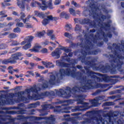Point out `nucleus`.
Instances as JSON below:
<instances>
[{
  "label": "nucleus",
  "instance_id": "1",
  "mask_svg": "<svg viewBox=\"0 0 124 124\" xmlns=\"http://www.w3.org/2000/svg\"><path fill=\"white\" fill-rule=\"evenodd\" d=\"M92 27H99L100 30L97 31V34L93 37V33H90L89 36L85 34L84 37L85 38V45L84 43L78 44L80 47H82L81 50V56L79 60L81 61V62H84L86 65L92 67L93 70H101L103 73H107L110 72L111 74H117V69L118 71L121 74H124V44L123 41L121 42V45L118 44H108V48L111 50V54H109L108 57L109 58V62L111 65H100L97 67V65L94 63L96 62V60L92 57H88L86 58V56L88 55H97V51H93L94 49V45L96 44L98 47H101L103 45V42L97 43V41L99 39H103L105 42H108L107 37L111 38L112 34L109 31L110 30V24H89ZM105 32H108L107 34H105Z\"/></svg>",
  "mask_w": 124,
  "mask_h": 124
},
{
  "label": "nucleus",
  "instance_id": "2",
  "mask_svg": "<svg viewBox=\"0 0 124 124\" xmlns=\"http://www.w3.org/2000/svg\"><path fill=\"white\" fill-rule=\"evenodd\" d=\"M84 69L86 71V75L88 77L83 76L81 72H78L75 73L76 72V67L75 66L70 67L65 69H60L59 73H51L50 85H56V84L60 83L61 80H62L65 75L71 76L73 78H75L77 80H80V87L75 86L72 89L67 87L65 90L62 89H60L59 90L55 89L56 95L67 99L71 97V94H75L76 93L79 92L85 93L88 90H93V89H98V88H107L109 86V84L96 83L102 82L103 81L108 83L110 78H116L115 76H107L95 73L90 70V67L84 66ZM95 83H96V85H94Z\"/></svg>",
  "mask_w": 124,
  "mask_h": 124
},
{
  "label": "nucleus",
  "instance_id": "3",
  "mask_svg": "<svg viewBox=\"0 0 124 124\" xmlns=\"http://www.w3.org/2000/svg\"><path fill=\"white\" fill-rule=\"evenodd\" d=\"M41 85L38 84V86L34 85L29 89H26L24 91L19 92L17 93H10L8 97L13 98L15 96L18 97L17 100L9 99L6 98V95H5V98H0V105H13L15 103H19L20 101H26L27 97H24V95L27 94V98L33 100H39L42 99L46 96H49L50 98H54L56 96V92L50 91L46 92L39 93V92L41 91V89L39 87Z\"/></svg>",
  "mask_w": 124,
  "mask_h": 124
},
{
  "label": "nucleus",
  "instance_id": "4",
  "mask_svg": "<svg viewBox=\"0 0 124 124\" xmlns=\"http://www.w3.org/2000/svg\"><path fill=\"white\" fill-rule=\"evenodd\" d=\"M75 97H77V104H81V106H77L74 107H69L68 105L70 104H73L74 103V100L72 99H69L66 101L67 104H63L61 106H57L54 108V112L57 113H65L66 114H68L70 113L69 110H71L72 112H77L86 111L90 109V108H87L89 106V103H84L83 100H84V97L82 95H78L77 96H75Z\"/></svg>",
  "mask_w": 124,
  "mask_h": 124
},
{
  "label": "nucleus",
  "instance_id": "5",
  "mask_svg": "<svg viewBox=\"0 0 124 124\" xmlns=\"http://www.w3.org/2000/svg\"><path fill=\"white\" fill-rule=\"evenodd\" d=\"M63 62H70L72 65H75L78 62V60H71L70 58H68V55L66 53H64V56L62 57V60L56 61V65L62 68L70 67V64Z\"/></svg>",
  "mask_w": 124,
  "mask_h": 124
},
{
  "label": "nucleus",
  "instance_id": "6",
  "mask_svg": "<svg viewBox=\"0 0 124 124\" xmlns=\"http://www.w3.org/2000/svg\"><path fill=\"white\" fill-rule=\"evenodd\" d=\"M39 1H41L43 5H39L40 8L42 10H46L47 8L49 9H53V4L52 3V0H39Z\"/></svg>",
  "mask_w": 124,
  "mask_h": 124
},
{
  "label": "nucleus",
  "instance_id": "7",
  "mask_svg": "<svg viewBox=\"0 0 124 124\" xmlns=\"http://www.w3.org/2000/svg\"><path fill=\"white\" fill-rule=\"evenodd\" d=\"M105 98V96H99L98 97H96L95 99L93 100H90L89 101V102L92 104V105L90 107H89V105H88V106L86 108H92V107H97V106H99L100 105V104L98 103V101L100 100H103V99H104Z\"/></svg>",
  "mask_w": 124,
  "mask_h": 124
},
{
  "label": "nucleus",
  "instance_id": "8",
  "mask_svg": "<svg viewBox=\"0 0 124 124\" xmlns=\"http://www.w3.org/2000/svg\"><path fill=\"white\" fill-rule=\"evenodd\" d=\"M10 109H17V110H12V111H7V114H9V115H15V114H18L20 115H24V114H26L27 112L26 110L20 108V107H14V108H11Z\"/></svg>",
  "mask_w": 124,
  "mask_h": 124
},
{
  "label": "nucleus",
  "instance_id": "9",
  "mask_svg": "<svg viewBox=\"0 0 124 124\" xmlns=\"http://www.w3.org/2000/svg\"><path fill=\"white\" fill-rule=\"evenodd\" d=\"M46 19H44L42 22L43 25L46 26L50 22V21H57L59 20V17H53L52 16H48L46 17Z\"/></svg>",
  "mask_w": 124,
  "mask_h": 124
},
{
  "label": "nucleus",
  "instance_id": "10",
  "mask_svg": "<svg viewBox=\"0 0 124 124\" xmlns=\"http://www.w3.org/2000/svg\"><path fill=\"white\" fill-rule=\"evenodd\" d=\"M22 56H24L21 52H17L16 54L12 55L11 59L12 61H16L17 60H19V61H22L23 60V58H21V57H22Z\"/></svg>",
  "mask_w": 124,
  "mask_h": 124
},
{
  "label": "nucleus",
  "instance_id": "11",
  "mask_svg": "<svg viewBox=\"0 0 124 124\" xmlns=\"http://www.w3.org/2000/svg\"><path fill=\"white\" fill-rule=\"evenodd\" d=\"M62 54V51H61V48H57L54 51L51 53V56L52 57H55V59H59Z\"/></svg>",
  "mask_w": 124,
  "mask_h": 124
},
{
  "label": "nucleus",
  "instance_id": "12",
  "mask_svg": "<svg viewBox=\"0 0 124 124\" xmlns=\"http://www.w3.org/2000/svg\"><path fill=\"white\" fill-rule=\"evenodd\" d=\"M33 38H34V37L32 36H28L26 37L25 40L21 42V45H25L27 43H31V42L32 41V39H33Z\"/></svg>",
  "mask_w": 124,
  "mask_h": 124
},
{
  "label": "nucleus",
  "instance_id": "13",
  "mask_svg": "<svg viewBox=\"0 0 124 124\" xmlns=\"http://www.w3.org/2000/svg\"><path fill=\"white\" fill-rule=\"evenodd\" d=\"M26 17V15H25V13H20V19L21 20H22L23 23L24 24H27V22H29V20L30 19V18H31V16H29L27 17L24 19Z\"/></svg>",
  "mask_w": 124,
  "mask_h": 124
},
{
  "label": "nucleus",
  "instance_id": "14",
  "mask_svg": "<svg viewBox=\"0 0 124 124\" xmlns=\"http://www.w3.org/2000/svg\"><path fill=\"white\" fill-rule=\"evenodd\" d=\"M17 62L15 60H12L11 58H10L8 59H5L2 61V63L3 64H8V63H16Z\"/></svg>",
  "mask_w": 124,
  "mask_h": 124
},
{
  "label": "nucleus",
  "instance_id": "15",
  "mask_svg": "<svg viewBox=\"0 0 124 124\" xmlns=\"http://www.w3.org/2000/svg\"><path fill=\"white\" fill-rule=\"evenodd\" d=\"M39 82H42L43 85H41L42 89H47L48 88V85H49V83L48 81L44 80L43 78L39 79Z\"/></svg>",
  "mask_w": 124,
  "mask_h": 124
},
{
  "label": "nucleus",
  "instance_id": "16",
  "mask_svg": "<svg viewBox=\"0 0 124 124\" xmlns=\"http://www.w3.org/2000/svg\"><path fill=\"white\" fill-rule=\"evenodd\" d=\"M39 105H40V102H37L35 103H32V104H29L28 106V108L29 109L31 108H36V107H37V106H39Z\"/></svg>",
  "mask_w": 124,
  "mask_h": 124
},
{
  "label": "nucleus",
  "instance_id": "17",
  "mask_svg": "<svg viewBox=\"0 0 124 124\" xmlns=\"http://www.w3.org/2000/svg\"><path fill=\"white\" fill-rule=\"evenodd\" d=\"M43 108L42 109V112H46L47 110H49V109H51L52 108V106L51 105H44L43 106Z\"/></svg>",
  "mask_w": 124,
  "mask_h": 124
},
{
  "label": "nucleus",
  "instance_id": "18",
  "mask_svg": "<svg viewBox=\"0 0 124 124\" xmlns=\"http://www.w3.org/2000/svg\"><path fill=\"white\" fill-rule=\"evenodd\" d=\"M39 49H41V46L38 44H36L32 49H30L29 51H32V52H39Z\"/></svg>",
  "mask_w": 124,
  "mask_h": 124
},
{
  "label": "nucleus",
  "instance_id": "19",
  "mask_svg": "<svg viewBox=\"0 0 124 124\" xmlns=\"http://www.w3.org/2000/svg\"><path fill=\"white\" fill-rule=\"evenodd\" d=\"M60 16L61 18H65V19H68L69 15H68L65 12H62L60 14Z\"/></svg>",
  "mask_w": 124,
  "mask_h": 124
},
{
  "label": "nucleus",
  "instance_id": "20",
  "mask_svg": "<svg viewBox=\"0 0 124 124\" xmlns=\"http://www.w3.org/2000/svg\"><path fill=\"white\" fill-rule=\"evenodd\" d=\"M0 120L1 121H6V120H12V118L10 116H1L0 115Z\"/></svg>",
  "mask_w": 124,
  "mask_h": 124
},
{
  "label": "nucleus",
  "instance_id": "21",
  "mask_svg": "<svg viewBox=\"0 0 124 124\" xmlns=\"http://www.w3.org/2000/svg\"><path fill=\"white\" fill-rule=\"evenodd\" d=\"M17 5L20 8H25V3L23 1H21L22 0H17Z\"/></svg>",
  "mask_w": 124,
  "mask_h": 124
},
{
  "label": "nucleus",
  "instance_id": "22",
  "mask_svg": "<svg viewBox=\"0 0 124 124\" xmlns=\"http://www.w3.org/2000/svg\"><path fill=\"white\" fill-rule=\"evenodd\" d=\"M31 47V43H27V44L22 46V49L24 50H28V49H30Z\"/></svg>",
  "mask_w": 124,
  "mask_h": 124
},
{
  "label": "nucleus",
  "instance_id": "23",
  "mask_svg": "<svg viewBox=\"0 0 124 124\" xmlns=\"http://www.w3.org/2000/svg\"><path fill=\"white\" fill-rule=\"evenodd\" d=\"M112 105H115L114 102H107L103 104V106H112Z\"/></svg>",
  "mask_w": 124,
  "mask_h": 124
},
{
  "label": "nucleus",
  "instance_id": "24",
  "mask_svg": "<svg viewBox=\"0 0 124 124\" xmlns=\"http://www.w3.org/2000/svg\"><path fill=\"white\" fill-rule=\"evenodd\" d=\"M75 31H76V32H81L82 31V30L81 29V26L78 25H76Z\"/></svg>",
  "mask_w": 124,
  "mask_h": 124
},
{
  "label": "nucleus",
  "instance_id": "25",
  "mask_svg": "<svg viewBox=\"0 0 124 124\" xmlns=\"http://www.w3.org/2000/svg\"><path fill=\"white\" fill-rule=\"evenodd\" d=\"M121 92H122L121 90H116L114 91L109 92V94L111 95L112 94H116V93H121Z\"/></svg>",
  "mask_w": 124,
  "mask_h": 124
},
{
  "label": "nucleus",
  "instance_id": "26",
  "mask_svg": "<svg viewBox=\"0 0 124 124\" xmlns=\"http://www.w3.org/2000/svg\"><path fill=\"white\" fill-rule=\"evenodd\" d=\"M46 67V68H54L55 65H54L52 62H47Z\"/></svg>",
  "mask_w": 124,
  "mask_h": 124
},
{
  "label": "nucleus",
  "instance_id": "27",
  "mask_svg": "<svg viewBox=\"0 0 124 124\" xmlns=\"http://www.w3.org/2000/svg\"><path fill=\"white\" fill-rule=\"evenodd\" d=\"M63 116H64V118H66V117H67V120H68V121H66V122H64V123H63V124H70V121H69L70 120V118H69V115H68V114H65V115H63Z\"/></svg>",
  "mask_w": 124,
  "mask_h": 124
},
{
  "label": "nucleus",
  "instance_id": "28",
  "mask_svg": "<svg viewBox=\"0 0 124 124\" xmlns=\"http://www.w3.org/2000/svg\"><path fill=\"white\" fill-rule=\"evenodd\" d=\"M16 37H18V35L14 33H12L8 36L9 38H16Z\"/></svg>",
  "mask_w": 124,
  "mask_h": 124
},
{
  "label": "nucleus",
  "instance_id": "29",
  "mask_svg": "<svg viewBox=\"0 0 124 124\" xmlns=\"http://www.w3.org/2000/svg\"><path fill=\"white\" fill-rule=\"evenodd\" d=\"M60 49L62 50L65 53H69V52H70V49H69L68 47H63L60 48Z\"/></svg>",
  "mask_w": 124,
  "mask_h": 124
},
{
  "label": "nucleus",
  "instance_id": "30",
  "mask_svg": "<svg viewBox=\"0 0 124 124\" xmlns=\"http://www.w3.org/2000/svg\"><path fill=\"white\" fill-rule=\"evenodd\" d=\"M37 5H41L40 3L35 1V2H33L31 3V6H32V7H35L36 6H37Z\"/></svg>",
  "mask_w": 124,
  "mask_h": 124
},
{
  "label": "nucleus",
  "instance_id": "31",
  "mask_svg": "<svg viewBox=\"0 0 124 124\" xmlns=\"http://www.w3.org/2000/svg\"><path fill=\"white\" fill-rule=\"evenodd\" d=\"M69 12L70 13V14H71V15H73V16H75V15H76V13H75V10L73 8H70L69 9Z\"/></svg>",
  "mask_w": 124,
  "mask_h": 124
},
{
  "label": "nucleus",
  "instance_id": "32",
  "mask_svg": "<svg viewBox=\"0 0 124 124\" xmlns=\"http://www.w3.org/2000/svg\"><path fill=\"white\" fill-rule=\"evenodd\" d=\"M64 35L65 36V37H67L70 39H72V35L68 32H65Z\"/></svg>",
  "mask_w": 124,
  "mask_h": 124
},
{
  "label": "nucleus",
  "instance_id": "33",
  "mask_svg": "<svg viewBox=\"0 0 124 124\" xmlns=\"http://www.w3.org/2000/svg\"><path fill=\"white\" fill-rule=\"evenodd\" d=\"M45 34V31H43L42 32H39L37 34V37H41L43 35Z\"/></svg>",
  "mask_w": 124,
  "mask_h": 124
},
{
  "label": "nucleus",
  "instance_id": "34",
  "mask_svg": "<svg viewBox=\"0 0 124 124\" xmlns=\"http://www.w3.org/2000/svg\"><path fill=\"white\" fill-rule=\"evenodd\" d=\"M65 29L67 31H69L72 29L71 25L67 24L65 27Z\"/></svg>",
  "mask_w": 124,
  "mask_h": 124
},
{
  "label": "nucleus",
  "instance_id": "35",
  "mask_svg": "<svg viewBox=\"0 0 124 124\" xmlns=\"http://www.w3.org/2000/svg\"><path fill=\"white\" fill-rule=\"evenodd\" d=\"M71 4L74 5L75 7H80V4H78L77 2H75L74 0L72 1Z\"/></svg>",
  "mask_w": 124,
  "mask_h": 124
},
{
  "label": "nucleus",
  "instance_id": "36",
  "mask_svg": "<svg viewBox=\"0 0 124 124\" xmlns=\"http://www.w3.org/2000/svg\"><path fill=\"white\" fill-rule=\"evenodd\" d=\"M116 97H121V95H112L111 96L108 97V98L110 99H115Z\"/></svg>",
  "mask_w": 124,
  "mask_h": 124
},
{
  "label": "nucleus",
  "instance_id": "37",
  "mask_svg": "<svg viewBox=\"0 0 124 124\" xmlns=\"http://www.w3.org/2000/svg\"><path fill=\"white\" fill-rule=\"evenodd\" d=\"M6 48H7V45L3 44L0 45V50H2L3 49H5Z\"/></svg>",
  "mask_w": 124,
  "mask_h": 124
},
{
  "label": "nucleus",
  "instance_id": "38",
  "mask_svg": "<svg viewBox=\"0 0 124 124\" xmlns=\"http://www.w3.org/2000/svg\"><path fill=\"white\" fill-rule=\"evenodd\" d=\"M5 69H6V66H0V71H1L2 72H5Z\"/></svg>",
  "mask_w": 124,
  "mask_h": 124
},
{
  "label": "nucleus",
  "instance_id": "39",
  "mask_svg": "<svg viewBox=\"0 0 124 124\" xmlns=\"http://www.w3.org/2000/svg\"><path fill=\"white\" fill-rule=\"evenodd\" d=\"M101 93V90H97L95 92L92 93V95H94L95 96L97 95V94H99Z\"/></svg>",
  "mask_w": 124,
  "mask_h": 124
},
{
  "label": "nucleus",
  "instance_id": "40",
  "mask_svg": "<svg viewBox=\"0 0 124 124\" xmlns=\"http://www.w3.org/2000/svg\"><path fill=\"white\" fill-rule=\"evenodd\" d=\"M77 68L78 69H79L80 71H82V72H83V73H85V70L83 69V67L80 65H78L77 66Z\"/></svg>",
  "mask_w": 124,
  "mask_h": 124
},
{
  "label": "nucleus",
  "instance_id": "41",
  "mask_svg": "<svg viewBox=\"0 0 124 124\" xmlns=\"http://www.w3.org/2000/svg\"><path fill=\"white\" fill-rule=\"evenodd\" d=\"M16 27H19V28H23L24 27V23L22 22L17 23L16 24Z\"/></svg>",
  "mask_w": 124,
  "mask_h": 124
},
{
  "label": "nucleus",
  "instance_id": "42",
  "mask_svg": "<svg viewBox=\"0 0 124 124\" xmlns=\"http://www.w3.org/2000/svg\"><path fill=\"white\" fill-rule=\"evenodd\" d=\"M14 32H20L21 31V29L19 27L15 28L13 30Z\"/></svg>",
  "mask_w": 124,
  "mask_h": 124
},
{
  "label": "nucleus",
  "instance_id": "43",
  "mask_svg": "<svg viewBox=\"0 0 124 124\" xmlns=\"http://www.w3.org/2000/svg\"><path fill=\"white\" fill-rule=\"evenodd\" d=\"M18 49V47L14 48L12 50H11V51L9 52V53L11 54V53H14L15 52L17 51Z\"/></svg>",
  "mask_w": 124,
  "mask_h": 124
},
{
  "label": "nucleus",
  "instance_id": "44",
  "mask_svg": "<svg viewBox=\"0 0 124 124\" xmlns=\"http://www.w3.org/2000/svg\"><path fill=\"white\" fill-rule=\"evenodd\" d=\"M38 17L43 19V18H44V17H45V15L44 14H43V13L40 12V13L39 14V16H38Z\"/></svg>",
  "mask_w": 124,
  "mask_h": 124
},
{
  "label": "nucleus",
  "instance_id": "45",
  "mask_svg": "<svg viewBox=\"0 0 124 124\" xmlns=\"http://www.w3.org/2000/svg\"><path fill=\"white\" fill-rule=\"evenodd\" d=\"M62 2V0H55L54 2V5H59Z\"/></svg>",
  "mask_w": 124,
  "mask_h": 124
},
{
  "label": "nucleus",
  "instance_id": "46",
  "mask_svg": "<svg viewBox=\"0 0 124 124\" xmlns=\"http://www.w3.org/2000/svg\"><path fill=\"white\" fill-rule=\"evenodd\" d=\"M34 112H35V110L33 109L31 110H30L28 112V114H29V115H34L35 114V113H34Z\"/></svg>",
  "mask_w": 124,
  "mask_h": 124
},
{
  "label": "nucleus",
  "instance_id": "47",
  "mask_svg": "<svg viewBox=\"0 0 124 124\" xmlns=\"http://www.w3.org/2000/svg\"><path fill=\"white\" fill-rule=\"evenodd\" d=\"M24 24H25V25H26V28L27 29H31V28H32V26H31V25L30 24H28V22H26V23H24Z\"/></svg>",
  "mask_w": 124,
  "mask_h": 124
},
{
  "label": "nucleus",
  "instance_id": "48",
  "mask_svg": "<svg viewBox=\"0 0 124 124\" xmlns=\"http://www.w3.org/2000/svg\"><path fill=\"white\" fill-rule=\"evenodd\" d=\"M2 5L3 7H5V6H10L11 4L9 3H2Z\"/></svg>",
  "mask_w": 124,
  "mask_h": 124
},
{
  "label": "nucleus",
  "instance_id": "49",
  "mask_svg": "<svg viewBox=\"0 0 124 124\" xmlns=\"http://www.w3.org/2000/svg\"><path fill=\"white\" fill-rule=\"evenodd\" d=\"M53 32V30H48L47 33V35H48L49 36H51Z\"/></svg>",
  "mask_w": 124,
  "mask_h": 124
},
{
  "label": "nucleus",
  "instance_id": "50",
  "mask_svg": "<svg viewBox=\"0 0 124 124\" xmlns=\"http://www.w3.org/2000/svg\"><path fill=\"white\" fill-rule=\"evenodd\" d=\"M18 44H19V43H17L16 41H14L11 45V46H17Z\"/></svg>",
  "mask_w": 124,
  "mask_h": 124
},
{
  "label": "nucleus",
  "instance_id": "51",
  "mask_svg": "<svg viewBox=\"0 0 124 124\" xmlns=\"http://www.w3.org/2000/svg\"><path fill=\"white\" fill-rule=\"evenodd\" d=\"M5 17H7V15H4V16H2L0 17V21L1 22H2V21H4V19L3 18H5Z\"/></svg>",
  "mask_w": 124,
  "mask_h": 124
},
{
  "label": "nucleus",
  "instance_id": "52",
  "mask_svg": "<svg viewBox=\"0 0 124 124\" xmlns=\"http://www.w3.org/2000/svg\"><path fill=\"white\" fill-rule=\"evenodd\" d=\"M41 52H42V53H43L44 54H46V53L48 52V50L47 49V48H43L41 50Z\"/></svg>",
  "mask_w": 124,
  "mask_h": 124
},
{
  "label": "nucleus",
  "instance_id": "53",
  "mask_svg": "<svg viewBox=\"0 0 124 124\" xmlns=\"http://www.w3.org/2000/svg\"><path fill=\"white\" fill-rule=\"evenodd\" d=\"M6 13V12L4 11H2L0 12V16H4V14Z\"/></svg>",
  "mask_w": 124,
  "mask_h": 124
},
{
  "label": "nucleus",
  "instance_id": "54",
  "mask_svg": "<svg viewBox=\"0 0 124 124\" xmlns=\"http://www.w3.org/2000/svg\"><path fill=\"white\" fill-rule=\"evenodd\" d=\"M40 12H39V11H35L34 13L35 14V16H37V17H38V16L39 15V13Z\"/></svg>",
  "mask_w": 124,
  "mask_h": 124
},
{
  "label": "nucleus",
  "instance_id": "55",
  "mask_svg": "<svg viewBox=\"0 0 124 124\" xmlns=\"http://www.w3.org/2000/svg\"><path fill=\"white\" fill-rule=\"evenodd\" d=\"M6 54H7V51H3V52L0 53V56H2L3 55H6Z\"/></svg>",
  "mask_w": 124,
  "mask_h": 124
},
{
  "label": "nucleus",
  "instance_id": "56",
  "mask_svg": "<svg viewBox=\"0 0 124 124\" xmlns=\"http://www.w3.org/2000/svg\"><path fill=\"white\" fill-rule=\"evenodd\" d=\"M34 60H35V61H37V62H40V61H41V59H40V58H38V57H34L33 58Z\"/></svg>",
  "mask_w": 124,
  "mask_h": 124
},
{
  "label": "nucleus",
  "instance_id": "57",
  "mask_svg": "<svg viewBox=\"0 0 124 124\" xmlns=\"http://www.w3.org/2000/svg\"><path fill=\"white\" fill-rule=\"evenodd\" d=\"M9 31L5 32L4 33H1L0 35H8V34H9Z\"/></svg>",
  "mask_w": 124,
  "mask_h": 124
},
{
  "label": "nucleus",
  "instance_id": "58",
  "mask_svg": "<svg viewBox=\"0 0 124 124\" xmlns=\"http://www.w3.org/2000/svg\"><path fill=\"white\" fill-rule=\"evenodd\" d=\"M25 56H26V57H28V58H31V57L32 55L31 53H26L25 54Z\"/></svg>",
  "mask_w": 124,
  "mask_h": 124
},
{
  "label": "nucleus",
  "instance_id": "59",
  "mask_svg": "<svg viewBox=\"0 0 124 124\" xmlns=\"http://www.w3.org/2000/svg\"><path fill=\"white\" fill-rule=\"evenodd\" d=\"M48 43H49V42L46 41L45 42H44L43 43V45H44V46H46V45H48Z\"/></svg>",
  "mask_w": 124,
  "mask_h": 124
},
{
  "label": "nucleus",
  "instance_id": "60",
  "mask_svg": "<svg viewBox=\"0 0 124 124\" xmlns=\"http://www.w3.org/2000/svg\"><path fill=\"white\" fill-rule=\"evenodd\" d=\"M46 115H48V112H46L45 113H41L39 115V116H40L41 117H43L44 116H45Z\"/></svg>",
  "mask_w": 124,
  "mask_h": 124
},
{
  "label": "nucleus",
  "instance_id": "61",
  "mask_svg": "<svg viewBox=\"0 0 124 124\" xmlns=\"http://www.w3.org/2000/svg\"><path fill=\"white\" fill-rule=\"evenodd\" d=\"M13 25H14V22H10L8 24L7 26L11 27V26H13Z\"/></svg>",
  "mask_w": 124,
  "mask_h": 124
},
{
  "label": "nucleus",
  "instance_id": "62",
  "mask_svg": "<svg viewBox=\"0 0 124 124\" xmlns=\"http://www.w3.org/2000/svg\"><path fill=\"white\" fill-rule=\"evenodd\" d=\"M27 73H28V74H31V75H32V76H34V74H33V73L31 71H27Z\"/></svg>",
  "mask_w": 124,
  "mask_h": 124
},
{
  "label": "nucleus",
  "instance_id": "63",
  "mask_svg": "<svg viewBox=\"0 0 124 124\" xmlns=\"http://www.w3.org/2000/svg\"><path fill=\"white\" fill-rule=\"evenodd\" d=\"M38 68L39 69H44V67L42 66H38Z\"/></svg>",
  "mask_w": 124,
  "mask_h": 124
},
{
  "label": "nucleus",
  "instance_id": "64",
  "mask_svg": "<svg viewBox=\"0 0 124 124\" xmlns=\"http://www.w3.org/2000/svg\"><path fill=\"white\" fill-rule=\"evenodd\" d=\"M51 36V39L52 40H55V36L54 35H51V36Z\"/></svg>",
  "mask_w": 124,
  "mask_h": 124
}]
</instances>
